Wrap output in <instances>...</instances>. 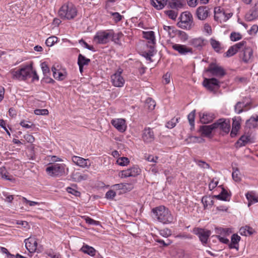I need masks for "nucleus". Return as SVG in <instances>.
I'll list each match as a JSON object with an SVG mask.
<instances>
[{
  "mask_svg": "<svg viewBox=\"0 0 258 258\" xmlns=\"http://www.w3.org/2000/svg\"><path fill=\"white\" fill-rule=\"evenodd\" d=\"M152 212L153 217L163 224L171 223L173 221V217L170 211L163 206L153 208Z\"/></svg>",
  "mask_w": 258,
  "mask_h": 258,
  "instance_id": "f257e3e1",
  "label": "nucleus"
},
{
  "mask_svg": "<svg viewBox=\"0 0 258 258\" xmlns=\"http://www.w3.org/2000/svg\"><path fill=\"white\" fill-rule=\"evenodd\" d=\"M33 63L25 65L17 71L12 70L10 73L13 79L26 81L32 76Z\"/></svg>",
  "mask_w": 258,
  "mask_h": 258,
  "instance_id": "f03ea898",
  "label": "nucleus"
},
{
  "mask_svg": "<svg viewBox=\"0 0 258 258\" xmlns=\"http://www.w3.org/2000/svg\"><path fill=\"white\" fill-rule=\"evenodd\" d=\"M77 10L72 3H68L61 6L58 11L59 17L63 19H73L77 15Z\"/></svg>",
  "mask_w": 258,
  "mask_h": 258,
  "instance_id": "7ed1b4c3",
  "label": "nucleus"
},
{
  "mask_svg": "<svg viewBox=\"0 0 258 258\" xmlns=\"http://www.w3.org/2000/svg\"><path fill=\"white\" fill-rule=\"evenodd\" d=\"M179 19L180 21L177 23V25L181 29L189 30L194 26L192 16L189 12L182 13Z\"/></svg>",
  "mask_w": 258,
  "mask_h": 258,
  "instance_id": "20e7f679",
  "label": "nucleus"
},
{
  "mask_svg": "<svg viewBox=\"0 0 258 258\" xmlns=\"http://www.w3.org/2000/svg\"><path fill=\"white\" fill-rule=\"evenodd\" d=\"M214 132L219 131L220 134H227L230 128V120L224 118H221L212 123Z\"/></svg>",
  "mask_w": 258,
  "mask_h": 258,
  "instance_id": "39448f33",
  "label": "nucleus"
},
{
  "mask_svg": "<svg viewBox=\"0 0 258 258\" xmlns=\"http://www.w3.org/2000/svg\"><path fill=\"white\" fill-rule=\"evenodd\" d=\"M46 171L51 176H60L65 173V165L58 163L52 164L46 168Z\"/></svg>",
  "mask_w": 258,
  "mask_h": 258,
  "instance_id": "423d86ee",
  "label": "nucleus"
},
{
  "mask_svg": "<svg viewBox=\"0 0 258 258\" xmlns=\"http://www.w3.org/2000/svg\"><path fill=\"white\" fill-rule=\"evenodd\" d=\"M205 72L210 73L212 76L220 78H222L226 74L224 68L215 62L210 63L208 68L205 70Z\"/></svg>",
  "mask_w": 258,
  "mask_h": 258,
  "instance_id": "0eeeda50",
  "label": "nucleus"
},
{
  "mask_svg": "<svg viewBox=\"0 0 258 258\" xmlns=\"http://www.w3.org/2000/svg\"><path fill=\"white\" fill-rule=\"evenodd\" d=\"M219 81L215 78H205L203 85L209 91L215 93L220 88Z\"/></svg>",
  "mask_w": 258,
  "mask_h": 258,
  "instance_id": "6e6552de",
  "label": "nucleus"
},
{
  "mask_svg": "<svg viewBox=\"0 0 258 258\" xmlns=\"http://www.w3.org/2000/svg\"><path fill=\"white\" fill-rule=\"evenodd\" d=\"M110 35V30L99 31L94 36V40L98 44H105L109 41Z\"/></svg>",
  "mask_w": 258,
  "mask_h": 258,
  "instance_id": "1a4fd4ad",
  "label": "nucleus"
},
{
  "mask_svg": "<svg viewBox=\"0 0 258 258\" xmlns=\"http://www.w3.org/2000/svg\"><path fill=\"white\" fill-rule=\"evenodd\" d=\"M193 232L199 236L200 240L203 244H206L210 237L211 232L210 230H205L201 228H195Z\"/></svg>",
  "mask_w": 258,
  "mask_h": 258,
  "instance_id": "9d476101",
  "label": "nucleus"
},
{
  "mask_svg": "<svg viewBox=\"0 0 258 258\" xmlns=\"http://www.w3.org/2000/svg\"><path fill=\"white\" fill-rule=\"evenodd\" d=\"M122 70H118L117 72L111 76L112 85L117 87H121L124 84V80L121 76Z\"/></svg>",
  "mask_w": 258,
  "mask_h": 258,
  "instance_id": "9b49d317",
  "label": "nucleus"
},
{
  "mask_svg": "<svg viewBox=\"0 0 258 258\" xmlns=\"http://www.w3.org/2000/svg\"><path fill=\"white\" fill-rule=\"evenodd\" d=\"M254 142V138L250 135L244 134L240 137L235 143L236 148H240L246 146L248 144L253 143Z\"/></svg>",
  "mask_w": 258,
  "mask_h": 258,
  "instance_id": "f8f14e48",
  "label": "nucleus"
},
{
  "mask_svg": "<svg viewBox=\"0 0 258 258\" xmlns=\"http://www.w3.org/2000/svg\"><path fill=\"white\" fill-rule=\"evenodd\" d=\"M246 44V41H242L235 44L234 45L231 46L229 47L227 52L224 53V56L229 57L234 55L238 51V50H240L241 48H243V46H244Z\"/></svg>",
  "mask_w": 258,
  "mask_h": 258,
  "instance_id": "ddd939ff",
  "label": "nucleus"
},
{
  "mask_svg": "<svg viewBox=\"0 0 258 258\" xmlns=\"http://www.w3.org/2000/svg\"><path fill=\"white\" fill-rule=\"evenodd\" d=\"M142 139L144 143L149 144L155 140V135L153 129L150 127H145L143 131Z\"/></svg>",
  "mask_w": 258,
  "mask_h": 258,
  "instance_id": "4468645a",
  "label": "nucleus"
},
{
  "mask_svg": "<svg viewBox=\"0 0 258 258\" xmlns=\"http://www.w3.org/2000/svg\"><path fill=\"white\" fill-rule=\"evenodd\" d=\"M141 169L138 166H135L126 170L121 171L120 176L121 178L135 177L139 175Z\"/></svg>",
  "mask_w": 258,
  "mask_h": 258,
  "instance_id": "2eb2a0df",
  "label": "nucleus"
},
{
  "mask_svg": "<svg viewBox=\"0 0 258 258\" xmlns=\"http://www.w3.org/2000/svg\"><path fill=\"white\" fill-rule=\"evenodd\" d=\"M214 132L212 124L210 125H200L198 130L202 136L205 137L210 139L213 137L212 133Z\"/></svg>",
  "mask_w": 258,
  "mask_h": 258,
  "instance_id": "dca6fc26",
  "label": "nucleus"
},
{
  "mask_svg": "<svg viewBox=\"0 0 258 258\" xmlns=\"http://www.w3.org/2000/svg\"><path fill=\"white\" fill-rule=\"evenodd\" d=\"M240 53V57L245 63H248L251 59L253 54L252 49L250 47H246V44L243 46Z\"/></svg>",
  "mask_w": 258,
  "mask_h": 258,
  "instance_id": "f3484780",
  "label": "nucleus"
},
{
  "mask_svg": "<svg viewBox=\"0 0 258 258\" xmlns=\"http://www.w3.org/2000/svg\"><path fill=\"white\" fill-rule=\"evenodd\" d=\"M210 8L208 6H203L198 8L196 15L198 19L205 20L209 15Z\"/></svg>",
  "mask_w": 258,
  "mask_h": 258,
  "instance_id": "a211bd4d",
  "label": "nucleus"
},
{
  "mask_svg": "<svg viewBox=\"0 0 258 258\" xmlns=\"http://www.w3.org/2000/svg\"><path fill=\"white\" fill-rule=\"evenodd\" d=\"M172 48L177 51L180 55H186L188 53H192V49L185 45L180 44H173Z\"/></svg>",
  "mask_w": 258,
  "mask_h": 258,
  "instance_id": "6ab92c4d",
  "label": "nucleus"
},
{
  "mask_svg": "<svg viewBox=\"0 0 258 258\" xmlns=\"http://www.w3.org/2000/svg\"><path fill=\"white\" fill-rule=\"evenodd\" d=\"M111 123L115 128L121 133H123L126 130V125L124 119L118 118L112 119Z\"/></svg>",
  "mask_w": 258,
  "mask_h": 258,
  "instance_id": "aec40b11",
  "label": "nucleus"
},
{
  "mask_svg": "<svg viewBox=\"0 0 258 258\" xmlns=\"http://www.w3.org/2000/svg\"><path fill=\"white\" fill-rule=\"evenodd\" d=\"M37 242L35 238L29 237L25 240V246L27 250L31 253L36 251L37 247Z\"/></svg>",
  "mask_w": 258,
  "mask_h": 258,
  "instance_id": "412c9836",
  "label": "nucleus"
},
{
  "mask_svg": "<svg viewBox=\"0 0 258 258\" xmlns=\"http://www.w3.org/2000/svg\"><path fill=\"white\" fill-rule=\"evenodd\" d=\"M219 187H221L222 191L220 194L218 195H215L213 196L214 198H215L217 200L224 201H229L231 194L229 193L227 190H226L223 187V185H220Z\"/></svg>",
  "mask_w": 258,
  "mask_h": 258,
  "instance_id": "4be33fe9",
  "label": "nucleus"
},
{
  "mask_svg": "<svg viewBox=\"0 0 258 258\" xmlns=\"http://www.w3.org/2000/svg\"><path fill=\"white\" fill-rule=\"evenodd\" d=\"M72 161L77 165L80 166L81 167H89L90 164L88 165L87 161H89V159H86L83 158L74 156L72 158Z\"/></svg>",
  "mask_w": 258,
  "mask_h": 258,
  "instance_id": "5701e85b",
  "label": "nucleus"
},
{
  "mask_svg": "<svg viewBox=\"0 0 258 258\" xmlns=\"http://www.w3.org/2000/svg\"><path fill=\"white\" fill-rule=\"evenodd\" d=\"M201 122L203 124H208L213 121L215 116L212 113L204 112L200 114Z\"/></svg>",
  "mask_w": 258,
  "mask_h": 258,
  "instance_id": "b1692460",
  "label": "nucleus"
},
{
  "mask_svg": "<svg viewBox=\"0 0 258 258\" xmlns=\"http://www.w3.org/2000/svg\"><path fill=\"white\" fill-rule=\"evenodd\" d=\"M110 34H111L110 36L111 40L115 44H120V38L123 36V34L121 32L115 33L112 30H110Z\"/></svg>",
  "mask_w": 258,
  "mask_h": 258,
  "instance_id": "393cba45",
  "label": "nucleus"
},
{
  "mask_svg": "<svg viewBox=\"0 0 258 258\" xmlns=\"http://www.w3.org/2000/svg\"><path fill=\"white\" fill-rule=\"evenodd\" d=\"M167 8L172 9L178 10L182 7L180 0H169L167 2Z\"/></svg>",
  "mask_w": 258,
  "mask_h": 258,
  "instance_id": "a878e982",
  "label": "nucleus"
},
{
  "mask_svg": "<svg viewBox=\"0 0 258 258\" xmlns=\"http://www.w3.org/2000/svg\"><path fill=\"white\" fill-rule=\"evenodd\" d=\"M168 0H151V5L157 10L162 9L167 5Z\"/></svg>",
  "mask_w": 258,
  "mask_h": 258,
  "instance_id": "bb28decb",
  "label": "nucleus"
},
{
  "mask_svg": "<svg viewBox=\"0 0 258 258\" xmlns=\"http://www.w3.org/2000/svg\"><path fill=\"white\" fill-rule=\"evenodd\" d=\"M205 40L202 38H197L191 40L190 43L198 50H201L205 45Z\"/></svg>",
  "mask_w": 258,
  "mask_h": 258,
  "instance_id": "cd10ccee",
  "label": "nucleus"
},
{
  "mask_svg": "<svg viewBox=\"0 0 258 258\" xmlns=\"http://www.w3.org/2000/svg\"><path fill=\"white\" fill-rule=\"evenodd\" d=\"M246 198L248 201V206H250L251 204L258 202V197L253 191L248 192L245 195Z\"/></svg>",
  "mask_w": 258,
  "mask_h": 258,
  "instance_id": "c85d7f7f",
  "label": "nucleus"
},
{
  "mask_svg": "<svg viewBox=\"0 0 258 258\" xmlns=\"http://www.w3.org/2000/svg\"><path fill=\"white\" fill-rule=\"evenodd\" d=\"M0 176L3 179L11 181L15 180V178H13L12 175L9 174L5 167L0 168Z\"/></svg>",
  "mask_w": 258,
  "mask_h": 258,
  "instance_id": "c756f323",
  "label": "nucleus"
},
{
  "mask_svg": "<svg viewBox=\"0 0 258 258\" xmlns=\"http://www.w3.org/2000/svg\"><path fill=\"white\" fill-rule=\"evenodd\" d=\"M143 37L146 39L149 40V42L153 44H155V37L154 32L152 31L145 32H143Z\"/></svg>",
  "mask_w": 258,
  "mask_h": 258,
  "instance_id": "7c9ffc66",
  "label": "nucleus"
},
{
  "mask_svg": "<svg viewBox=\"0 0 258 258\" xmlns=\"http://www.w3.org/2000/svg\"><path fill=\"white\" fill-rule=\"evenodd\" d=\"M81 251L85 253H87L90 256H94L96 253V250L92 246L88 245H83L81 249Z\"/></svg>",
  "mask_w": 258,
  "mask_h": 258,
  "instance_id": "2f4dec72",
  "label": "nucleus"
},
{
  "mask_svg": "<svg viewBox=\"0 0 258 258\" xmlns=\"http://www.w3.org/2000/svg\"><path fill=\"white\" fill-rule=\"evenodd\" d=\"M91 61L89 58H86L82 54H79L78 58V66H84L88 65Z\"/></svg>",
  "mask_w": 258,
  "mask_h": 258,
  "instance_id": "473e14b6",
  "label": "nucleus"
},
{
  "mask_svg": "<svg viewBox=\"0 0 258 258\" xmlns=\"http://www.w3.org/2000/svg\"><path fill=\"white\" fill-rule=\"evenodd\" d=\"M243 104H244V101H239L237 102L234 106V110L236 113L239 114L242 112L246 111L250 109V107L243 108Z\"/></svg>",
  "mask_w": 258,
  "mask_h": 258,
  "instance_id": "72a5a7b5",
  "label": "nucleus"
},
{
  "mask_svg": "<svg viewBox=\"0 0 258 258\" xmlns=\"http://www.w3.org/2000/svg\"><path fill=\"white\" fill-rule=\"evenodd\" d=\"M156 106V103L154 100L151 98H148L146 99L145 104V107L147 108L149 110H153Z\"/></svg>",
  "mask_w": 258,
  "mask_h": 258,
  "instance_id": "f704fd0d",
  "label": "nucleus"
},
{
  "mask_svg": "<svg viewBox=\"0 0 258 258\" xmlns=\"http://www.w3.org/2000/svg\"><path fill=\"white\" fill-rule=\"evenodd\" d=\"M72 178L75 181L80 182L82 180H86L87 175L85 174L82 175L79 172H76L73 173Z\"/></svg>",
  "mask_w": 258,
  "mask_h": 258,
  "instance_id": "c9c22d12",
  "label": "nucleus"
},
{
  "mask_svg": "<svg viewBox=\"0 0 258 258\" xmlns=\"http://www.w3.org/2000/svg\"><path fill=\"white\" fill-rule=\"evenodd\" d=\"M245 124V127L249 129L254 128L257 126V123L254 120V117L253 116H251L249 119L246 120Z\"/></svg>",
  "mask_w": 258,
  "mask_h": 258,
  "instance_id": "e433bc0d",
  "label": "nucleus"
},
{
  "mask_svg": "<svg viewBox=\"0 0 258 258\" xmlns=\"http://www.w3.org/2000/svg\"><path fill=\"white\" fill-rule=\"evenodd\" d=\"M241 118L240 116H235L232 119V128L239 130L241 126Z\"/></svg>",
  "mask_w": 258,
  "mask_h": 258,
  "instance_id": "4c0bfd02",
  "label": "nucleus"
},
{
  "mask_svg": "<svg viewBox=\"0 0 258 258\" xmlns=\"http://www.w3.org/2000/svg\"><path fill=\"white\" fill-rule=\"evenodd\" d=\"M210 43L213 47V48L214 49V50L217 52H220L221 47V44L218 41L216 40L215 39L213 38H211L210 39Z\"/></svg>",
  "mask_w": 258,
  "mask_h": 258,
  "instance_id": "58836bf2",
  "label": "nucleus"
},
{
  "mask_svg": "<svg viewBox=\"0 0 258 258\" xmlns=\"http://www.w3.org/2000/svg\"><path fill=\"white\" fill-rule=\"evenodd\" d=\"M252 228L249 226H246L244 227H241L240 229V233L241 235L247 236L252 234Z\"/></svg>",
  "mask_w": 258,
  "mask_h": 258,
  "instance_id": "ea45409f",
  "label": "nucleus"
},
{
  "mask_svg": "<svg viewBox=\"0 0 258 258\" xmlns=\"http://www.w3.org/2000/svg\"><path fill=\"white\" fill-rule=\"evenodd\" d=\"M164 13L168 16V17L172 19L175 20L177 16V10H166L164 11Z\"/></svg>",
  "mask_w": 258,
  "mask_h": 258,
  "instance_id": "a19ab883",
  "label": "nucleus"
},
{
  "mask_svg": "<svg viewBox=\"0 0 258 258\" xmlns=\"http://www.w3.org/2000/svg\"><path fill=\"white\" fill-rule=\"evenodd\" d=\"M215 232L218 234H223L224 236L228 235L231 232L229 228H216Z\"/></svg>",
  "mask_w": 258,
  "mask_h": 258,
  "instance_id": "79ce46f5",
  "label": "nucleus"
},
{
  "mask_svg": "<svg viewBox=\"0 0 258 258\" xmlns=\"http://www.w3.org/2000/svg\"><path fill=\"white\" fill-rule=\"evenodd\" d=\"M41 69L44 76H48L50 75V72L49 67L46 62H43L41 63Z\"/></svg>",
  "mask_w": 258,
  "mask_h": 258,
  "instance_id": "37998d69",
  "label": "nucleus"
},
{
  "mask_svg": "<svg viewBox=\"0 0 258 258\" xmlns=\"http://www.w3.org/2000/svg\"><path fill=\"white\" fill-rule=\"evenodd\" d=\"M233 172L232 174V178L236 182L240 181L241 180V178L239 176V171L237 168H233Z\"/></svg>",
  "mask_w": 258,
  "mask_h": 258,
  "instance_id": "c03bdc74",
  "label": "nucleus"
},
{
  "mask_svg": "<svg viewBox=\"0 0 258 258\" xmlns=\"http://www.w3.org/2000/svg\"><path fill=\"white\" fill-rule=\"evenodd\" d=\"M196 110L192 111L187 116V118L189 124L191 127H194L195 125V118Z\"/></svg>",
  "mask_w": 258,
  "mask_h": 258,
  "instance_id": "a18cd8bd",
  "label": "nucleus"
},
{
  "mask_svg": "<svg viewBox=\"0 0 258 258\" xmlns=\"http://www.w3.org/2000/svg\"><path fill=\"white\" fill-rule=\"evenodd\" d=\"M57 37L56 36H51L48 38L46 41L45 44L47 46H52L57 41Z\"/></svg>",
  "mask_w": 258,
  "mask_h": 258,
  "instance_id": "49530a36",
  "label": "nucleus"
},
{
  "mask_svg": "<svg viewBox=\"0 0 258 258\" xmlns=\"http://www.w3.org/2000/svg\"><path fill=\"white\" fill-rule=\"evenodd\" d=\"M177 35L182 41H185L188 38V35L184 31L178 30L177 31Z\"/></svg>",
  "mask_w": 258,
  "mask_h": 258,
  "instance_id": "de8ad7c7",
  "label": "nucleus"
},
{
  "mask_svg": "<svg viewBox=\"0 0 258 258\" xmlns=\"http://www.w3.org/2000/svg\"><path fill=\"white\" fill-rule=\"evenodd\" d=\"M242 38L241 35L239 33L232 32L230 34V39L232 41H236Z\"/></svg>",
  "mask_w": 258,
  "mask_h": 258,
  "instance_id": "09e8293b",
  "label": "nucleus"
},
{
  "mask_svg": "<svg viewBox=\"0 0 258 258\" xmlns=\"http://www.w3.org/2000/svg\"><path fill=\"white\" fill-rule=\"evenodd\" d=\"M130 161L127 157H121L117 160V164L120 166L126 165Z\"/></svg>",
  "mask_w": 258,
  "mask_h": 258,
  "instance_id": "8fccbe9b",
  "label": "nucleus"
},
{
  "mask_svg": "<svg viewBox=\"0 0 258 258\" xmlns=\"http://www.w3.org/2000/svg\"><path fill=\"white\" fill-rule=\"evenodd\" d=\"M190 142L194 143H202L205 142V140L201 137L191 136L189 138Z\"/></svg>",
  "mask_w": 258,
  "mask_h": 258,
  "instance_id": "3c124183",
  "label": "nucleus"
},
{
  "mask_svg": "<svg viewBox=\"0 0 258 258\" xmlns=\"http://www.w3.org/2000/svg\"><path fill=\"white\" fill-rule=\"evenodd\" d=\"M116 196V192L113 190H108L105 194V198L108 200H113Z\"/></svg>",
  "mask_w": 258,
  "mask_h": 258,
  "instance_id": "603ef678",
  "label": "nucleus"
},
{
  "mask_svg": "<svg viewBox=\"0 0 258 258\" xmlns=\"http://www.w3.org/2000/svg\"><path fill=\"white\" fill-rule=\"evenodd\" d=\"M258 17L256 16V15H254V13H253L251 11H250L249 13H247L245 16V19L247 21H251Z\"/></svg>",
  "mask_w": 258,
  "mask_h": 258,
  "instance_id": "864d4df0",
  "label": "nucleus"
},
{
  "mask_svg": "<svg viewBox=\"0 0 258 258\" xmlns=\"http://www.w3.org/2000/svg\"><path fill=\"white\" fill-rule=\"evenodd\" d=\"M79 42L80 44L83 45L86 48L93 51H95L94 47L93 46H90L88 45V43L83 39L80 40L79 41Z\"/></svg>",
  "mask_w": 258,
  "mask_h": 258,
  "instance_id": "5fc2aeb1",
  "label": "nucleus"
},
{
  "mask_svg": "<svg viewBox=\"0 0 258 258\" xmlns=\"http://www.w3.org/2000/svg\"><path fill=\"white\" fill-rule=\"evenodd\" d=\"M53 77L58 80L62 81L66 78V75L61 72L54 73Z\"/></svg>",
  "mask_w": 258,
  "mask_h": 258,
  "instance_id": "6e6d98bb",
  "label": "nucleus"
},
{
  "mask_svg": "<svg viewBox=\"0 0 258 258\" xmlns=\"http://www.w3.org/2000/svg\"><path fill=\"white\" fill-rule=\"evenodd\" d=\"M67 191L69 193L71 194L76 197H79L81 195V193L79 191L70 187H68L67 188Z\"/></svg>",
  "mask_w": 258,
  "mask_h": 258,
  "instance_id": "4d7b16f0",
  "label": "nucleus"
},
{
  "mask_svg": "<svg viewBox=\"0 0 258 258\" xmlns=\"http://www.w3.org/2000/svg\"><path fill=\"white\" fill-rule=\"evenodd\" d=\"M240 239L241 237L237 234H233L231 236V242L233 243L238 245V242H239Z\"/></svg>",
  "mask_w": 258,
  "mask_h": 258,
  "instance_id": "13d9d810",
  "label": "nucleus"
},
{
  "mask_svg": "<svg viewBox=\"0 0 258 258\" xmlns=\"http://www.w3.org/2000/svg\"><path fill=\"white\" fill-rule=\"evenodd\" d=\"M197 163L199 166H200L201 167H202L203 168H204V169L210 168L209 164L202 160H198L197 161Z\"/></svg>",
  "mask_w": 258,
  "mask_h": 258,
  "instance_id": "bf43d9fd",
  "label": "nucleus"
},
{
  "mask_svg": "<svg viewBox=\"0 0 258 258\" xmlns=\"http://www.w3.org/2000/svg\"><path fill=\"white\" fill-rule=\"evenodd\" d=\"M34 113L36 115H47L48 114V110L46 109H36L34 110Z\"/></svg>",
  "mask_w": 258,
  "mask_h": 258,
  "instance_id": "052dcab7",
  "label": "nucleus"
},
{
  "mask_svg": "<svg viewBox=\"0 0 258 258\" xmlns=\"http://www.w3.org/2000/svg\"><path fill=\"white\" fill-rule=\"evenodd\" d=\"M134 188V186L132 183H123V188L122 190L124 192L130 191L132 190Z\"/></svg>",
  "mask_w": 258,
  "mask_h": 258,
  "instance_id": "680f3d73",
  "label": "nucleus"
},
{
  "mask_svg": "<svg viewBox=\"0 0 258 258\" xmlns=\"http://www.w3.org/2000/svg\"><path fill=\"white\" fill-rule=\"evenodd\" d=\"M160 234L164 237H168L171 235V233L170 230L168 229H165L160 230Z\"/></svg>",
  "mask_w": 258,
  "mask_h": 258,
  "instance_id": "e2e57ef3",
  "label": "nucleus"
},
{
  "mask_svg": "<svg viewBox=\"0 0 258 258\" xmlns=\"http://www.w3.org/2000/svg\"><path fill=\"white\" fill-rule=\"evenodd\" d=\"M20 124L26 128H29L31 127L32 125H33V123H32L30 121H27L25 120H22L20 122Z\"/></svg>",
  "mask_w": 258,
  "mask_h": 258,
  "instance_id": "0e129e2a",
  "label": "nucleus"
},
{
  "mask_svg": "<svg viewBox=\"0 0 258 258\" xmlns=\"http://www.w3.org/2000/svg\"><path fill=\"white\" fill-rule=\"evenodd\" d=\"M0 126L6 132L7 135L9 136H11V134L6 127V122L4 119H0Z\"/></svg>",
  "mask_w": 258,
  "mask_h": 258,
  "instance_id": "69168bd1",
  "label": "nucleus"
},
{
  "mask_svg": "<svg viewBox=\"0 0 258 258\" xmlns=\"http://www.w3.org/2000/svg\"><path fill=\"white\" fill-rule=\"evenodd\" d=\"M41 81L47 84H53L55 82L52 79L49 77V76H44Z\"/></svg>",
  "mask_w": 258,
  "mask_h": 258,
  "instance_id": "338daca9",
  "label": "nucleus"
},
{
  "mask_svg": "<svg viewBox=\"0 0 258 258\" xmlns=\"http://www.w3.org/2000/svg\"><path fill=\"white\" fill-rule=\"evenodd\" d=\"M250 11L254 13V15H255L258 17V2L255 3Z\"/></svg>",
  "mask_w": 258,
  "mask_h": 258,
  "instance_id": "774afa93",
  "label": "nucleus"
}]
</instances>
